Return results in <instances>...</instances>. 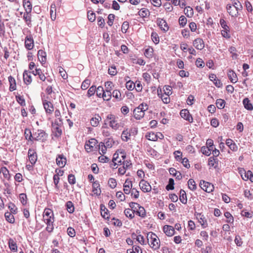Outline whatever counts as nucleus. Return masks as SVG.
Masks as SVG:
<instances>
[{"label":"nucleus","instance_id":"obj_21","mask_svg":"<svg viewBox=\"0 0 253 253\" xmlns=\"http://www.w3.org/2000/svg\"><path fill=\"white\" fill-rule=\"evenodd\" d=\"M55 219H49L47 220H44V223L46 224L47 226L46 227V230L48 233H51L54 229V222Z\"/></svg>","mask_w":253,"mask_h":253},{"label":"nucleus","instance_id":"obj_22","mask_svg":"<svg viewBox=\"0 0 253 253\" xmlns=\"http://www.w3.org/2000/svg\"><path fill=\"white\" fill-rule=\"evenodd\" d=\"M96 143V140L95 139H91L90 140H89L87 143H85L84 148L87 152L91 151L92 150Z\"/></svg>","mask_w":253,"mask_h":253},{"label":"nucleus","instance_id":"obj_44","mask_svg":"<svg viewBox=\"0 0 253 253\" xmlns=\"http://www.w3.org/2000/svg\"><path fill=\"white\" fill-rule=\"evenodd\" d=\"M8 208L10 210V213H12V214H15L17 212V208L15 206V205L11 203L10 202L8 205Z\"/></svg>","mask_w":253,"mask_h":253},{"label":"nucleus","instance_id":"obj_13","mask_svg":"<svg viewBox=\"0 0 253 253\" xmlns=\"http://www.w3.org/2000/svg\"><path fill=\"white\" fill-rule=\"evenodd\" d=\"M28 155L31 164H35L37 160V155L34 149H29Z\"/></svg>","mask_w":253,"mask_h":253},{"label":"nucleus","instance_id":"obj_32","mask_svg":"<svg viewBox=\"0 0 253 253\" xmlns=\"http://www.w3.org/2000/svg\"><path fill=\"white\" fill-rule=\"evenodd\" d=\"M23 19L26 23L27 26L29 27H31L32 26L31 24V12H28L25 11L23 15Z\"/></svg>","mask_w":253,"mask_h":253},{"label":"nucleus","instance_id":"obj_45","mask_svg":"<svg viewBox=\"0 0 253 253\" xmlns=\"http://www.w3.org/2000/svg\"><path fill=\"white\" fill-rule=\"evenodd\" d=\"M184 13L187 15V17H191L193 16L194 11L192 9L190 6H187L184 9Z\"/></svg>","mask_w":253,"mask_h":253},{"label":"nucleus","instance_id":"obj_28","mask_svg":"<svg viewBox=\"0 0 253 253\" xmlns=\"http://www.w3.org/2000/svg\"><path fill=\"white\" fill-rule=\"evenodd\" d=\"M101 120V117L98 115H95L94 117H93L90 120V124L92 126H97L99 122Z\"/></svg>","mask_w":253,"mask_h":253},{"label":"nucleus","instance_id":"obj_16","mask_svg":"<svg viewBox=\"0 0 253 253\" xmlns=\"http://www.w3.org/2000/svg\"><path fill=\"white\" fill-rule=\"evenodd\" d=\"M226 9L229 15L232 17H237L238 16L239 10L234 6H232V4H227Z\"/></svg>","mask_w":253,"mask_h":253},{"label":"nucleus","instance_id":"obj_18","mask_svg":"<svg viewBox=\"0 0 253 253\" xmlns=\"http://www.w3.org/2000/svg\"><path fill=\"white\" fill-rule=\"evenodd\" d=\"M163 231L167 236L172 237L174 235V227L172 226L166 225L163 227Z\"/></svg>","mask_w":253,"mask_h":253},{"label":"nucleus","instance_id":"obj_39","mask_svg":"<svg viewBox=\"0 0 253 253\" xmlns=\"http://www.w3.org/2000/svg\"><path fill=\"white\" fill-rule=\"evenodd\" d=\"M66 207L67 211L70 213H72L75 211L74 204L71 201H68L66 203Z\"/></svg>","mask_w":253,"mask_h":253},{"label":"nucleus","instance_id":"obj_35","mask_svg":"<svg viewBox=\"0 0 253 253\" xmlns=\"http://www.w3.org/2000/svg\"><path fill=\"white\" fill-rule=\"evenodd\" d=\"M12 214V213L8 211L6 212L4 214L5 220L10 223H14L15 222L14 216Z\"/></svg>","mask_w":253,"mask_h":253},{"label":"nucleus","instance_id":"obj_30","mask_svg":"<svg viewBox=\"0 0 253 253\" xmlns=\"http://www.w3.org/2000/svg\"><path fill=\"white\" fill-rule=\"evenodd\" d=\"M131 136L130 131H128V129L124 130L122 133L121 138L124 141H127L130 139Z\"/></svg>","mask_w":253,"mask_h":253},{"label":"nucleus","instance_id":"obj_37","mask_svg":"<svg viewBox=\"0 0 253 253\" xmlns=\"http://www.w3.org/2000/svg\"><path fill=\"white\" fill-rule=\"evenodd\" d=\"M145 137L149 140L154 141L157 140L156 133H155L154 132H147L145 135Z\"/></svg>","mask_w":253,"mask_h":253},{"label":"nucleus","instance_id":"obj_52","mask_svg":"<svg viewBox=\"0 0 253 253\" xmlns=\"http://www.w3.org/2000/svg\"><path fill=\"white\" fill-rule=\"evenodd\" d=\"M188 186L189 188L191 190H195L197 188L196 182L193 179H190L188 180Z\"/></svg>","mask_w":253,"mask_h":253},{"label":"nucleus","instance_id":"obj_49","mask_svg":"<svg viewBox=\"0 0 253 253\" xmlns=\"http://www.w3.org/2000/svg\"><path fill=\"white\" fill-rule=\"evenodd\" d=\"M1 172H2L4 178L8 180L10 179V176L8 170L6 167H2L1 169Z\"/></svg>","mask_w":253,"mask_h":253},{"label":"nucleus","instance_id":"obj_2","mask_svg":"<svg viewBox=\"0 0 253 253\" xmlns=\"http://www.w3.org/2000/svg\"><path fill=\"white\" fill-rule=\"evenodd\" d=\"M147 238L148 243L151 248L157 250L160 247V240L155 234L153 232H149L147 234Z\"/></svg>","mask_w":253,"mask_h":253},{"label":"nucleus","instance_id":"obj_25","mask_svg":"<svg viewBox=\"0 0 253 253\" xmlns=\"http://www.w3.org/2000/svg\"><path fill=\"white\" fill-rule=\"evenodd\" d=\"M218 160L217 158L211 157L209 159L208 165L210 168L216 169L218 167Z\"/></svg>","mask_w":253,"mask_h":253},{"label":"nucleus","instance_id":"obj_6","mask_svg":"<svg viewBox=\"0 0 253 253\" xmlns=\"http://www.w3.org/2000/svg\"><path fill=\"white\" fill-rule=\"evenodd\" d=\"M239 173L244 180H250L253 182V174L251 170L246 171L244 169H241L239 170Z\"/></svg>","mask_w":253,"mask_h":253},{"label":"nucleus","instance_id":"obj_48","mask_svg":"<svg viewBox=\"0 0 253 253\" xmlns=\"http://www.w3.org/2000/svg\"><path fill=\"white\" fill-rule=\"evenodd\" d=\"M112 96V93L110 90H106V91H104L101 97L103 98L104 100L108 101L109 100Z\"/></svg>","mask_w":253,"mask_h":253},{"label":"nucleus","instance_id":"obj_5","mask_svg":"<svg viewBox=\"0 0 253 253\" xmlns=\"http://www.w3.org/2000/svg\"><path fill=\"white\" fill-rule=\"evenodd\" d=\"M200 186L205 191L210 193L213 191L214 186L211 183L201 180L200 182Z\"/></svg>","mask_w":253,"mask_h":253},{"label":"nucleus","instance_id":"obj_20","mask_svg":"<svg viewBox=\"0 0 253 253\" xmlns=\"http://www.w3.org/2000/svg\"><path fill=\"white\" fill-rule=\"evenodd\" d=\"M227 76L231 83H236L238 82L237 75L233 70H229L227 72Z\"/></svg>","mask_w":253,"mask_h":253},{"label":"nucleus","instance_id":"obj_11","mask_svg":"<svg viewBox=\"0 0 253 253\" xmlns=\"http://www.w3.org/2000/svg\"><path fill=\"white\" fill-rule=\"evenodd\" d=\"M25 46L28 50H31L34 47V40L31 35L27 36L25 38Z\"/></svg>","mask_w":253,"mask_h":253},{"label":"nucleus","instance_id":"obj_55","mask_svg":"<svg viewBox=\"0 0 253 253\" xmlns=\"http://www.w3.org/2000/svg\"><path fill=\"white\" fill-rule=\"evenodd\" d=\"M153 48L149 47L145 50L144 55L147 58H151L153 56Z\"/></svg>","mask_w":253,"mask_h":253},{"label":"nucleus","instance_id":"obj_10","mask_svg":"<svg viewBox=\"0 0 253 253\" xmlns=\"http://www.w3.org/2000/svg\"><path fill=\"white\" fill-rule=\"evenodd\" d=\"M42 216L43 218V221L47 220V219L53 220L54 219V213L52 210L48 208H45L44 210Z\"/></svg>","mask_w":253,"mask_h":253},{"label":"nucleus","instance_id":"obj_50","mask_svg":"<svg viewBox=\"0 0 253 253\" xmlns=\"http://www.w3.org/2000/svg\"><path fill=\"white\" fill-rule=\"evenodd\" d=\"M63 122L61 118H58L54 120V121L52 123V126H62Z\"/></svg>","mask_w":253,"mask_h":253},{"label":"nucleus","instance_id":"obj_24","mask_svg":"<svg viewBox=\"0 0 253 253\" xmlns=\"http://www.w3.org/2000/svg\"><path fill=\"white\" fill-rule=\"evenodd\" d=\"M46 52H44L42 50H39L38 52V57L39 61L41 62L42 64H44L46 62Z\"/></svg>","mask_w":253,"mask_h":253},{"label":"nucleus","instance_id":"obj_12","mask_svg":"<svg viewBox=\"0 0 253 253\" xmlns=\"http://www.w3.org/2000/svg\"><path fill=\"white\" fill-rule=\"evenodd\" d=\"M193 45L198 50H202L205 47V42L201 38L196 39L193 42Z\"/></svg>","mask_w":253,"mask_h":253},{"label":"nucleus","instance_id":"obj_15","mask_svg":"<svg viewBox=\"0 0 253 253\" xmlns=\"http://www.w3.org/2000/svg\"><path fill=\"white\" fill-rule=\"evenodd\" d=\"M139 186L142 191L148 192L151 190V187L150 184L144 180H141L139 182Z\"/></svg>","mask_w":253,"mask_h":253},{"label":"nucleus","instance_id":"obj_23","mask_svg":"<svg viewBox=\"0 0 253 253\" xmlns=\"http://www.w3.org/2000/svg\"><path fill=\"white\" fill-rule=\"evenodd\" d=\"M92 192L96 195H100L101 190L100 188V184L98 181H95L92 183Z\"/></svg>","mask_w":253,"mask_h":253},{"label":"nucleus","instance_id":"obj_53","mask_svg":"<svg viewBox=\"0 0 253 253\" xmlns=\"http://www.w3.org/2000/svg\"><path fill=\"white\" fill-rule=\"evenodd\" d=\"M16 100L17 102L22 106H26L25 100L23 96L19 95L15 96Z\"/></svg>","mask_w":253,"mask_h":253},{"label":"nucleus","instance_id":"obj_57","mask_svg":"<svg viewBox=\"0 0 253 253\" xmlns=\"http://www.w3.org/2000/svg\"><path fill=\"white\" fill-rule=\"evenodd\" d=\"M124 213L126 217L130 219L133 218L134 216L133 212H132V210L130 209H126L124 211Z\"/></svg>","mask_w":253,"mask_h":253},{"label":"nucleus","instance_id":"obj_27","mask_svg":"<svg viewBox=\"0 0 253 253\" xmlns=\"http://www.w3.org/2000/svg\"><path fill=\"white\" fill-rule=\"evenodd\" d=\"M100 208L101 216L105 219H109V214L108 213V209L103 204L100 205Z\"/></svg>","mask_w":253,"mask_h":253},{"label":"nucleus","instance_id":"obj_54","mask_svg":"<svg viewBox=\"0 0 253 253\" xmlns=\"http://www.w3.org/2000/svg\"><path fill=\"white\" fill-rule=\"evenodd\" d=\"M166 189L167 191L174 189V179L173 178L169 179V183L166 186Z\"/></svg>","mask_w":253,"mask_h":253},{"label":"nucleus","instance_id":"obj_8","mask_svg":"<svg viewBox=\"0 0 253 253\" xmlns=\"http://www.w3.org/2000/svg\"><path fill=\"white\" fill-rule=\"evenodd\" d=\"M180 115L181 118L189 123H192L193 121V117L187 109H184L181 110Z\"/></svg>","mask_w":253,"mask_h":253},{"label":"nucleus","instance_id":"obj_14","mask_svg":"<svg viewBox=\"0 0 253 253\" xmlns=\"http://www.w3.org/2000/svg\"><path fill=\"white\" fill-rule=\"evenodd\" d=\"M66 158L63 154L58 155L56 157V164L60 168H63L66 165Z\"/></svg>","mask_w":253,"mask_h":253},{"label":"nucleus","instance_id":"obj_40","mask_svg":"<svg viewBox=\"0 0 253 253\" xmlns=\"http://www.w3.org/2000/svg\"><path fill=\"white\" fill-rule=\"evenodd\" d=\"M139 15L143 18L147 17L150 15V12L148 9L143 8L139 11Z\"/></svg>","mask_w":253,"mask_h":253},{"label":"nucleus","instance_id":"obj_34","mask_svg":"<svg viewBox=\"0 0 253 253\" xmlns=\"http://www.w3.org/2000/svg\"><path fill=\"white\" fill-rule=\"evenodd\" d=\"M158 94L161 98L162 101L164 103L167 104L169 102L170 98L169 96H166V94H162V90L161 89L160 90L158 89Z\"/></svg>","mask_w":253,"mask_h":253},{"label":"nucleus","instance_id":"obj_17","mask_svg":"<svg viewBox=\"0 0 253 253\" xmlns=\"http://www.w3.org/2000/svg\"><path fill=\"white\" fill-rule=\"evenodd\" d=\"M132 184L131 181L126 179L124 184V191L126 194H129L130 193V189L132 188Z\"/></svg>","mask_w":253,"mask_h":253},{"label":"nucleus","instance_id":"obj_38","mask_svg":"<svg viewBox=\"0 0 253 253\" xmlns=\"http://www.w3.org/2000/svg\"><path fill=\"white\" fill-rule=\"evenodd\" d=\"M159 26L160 28L164 31H167L169 30V27L167 23L163 19H161L159 22Z\"/></svg>","mask_w":253,"mask_h":253},{"label":"nucleus","instance_id":"obj_4","mask_svg":"<svg viewBox=\"0 0 253 253\" xmlns=\"http://www.w3.org/2000/svg\"><path fill=\"white\" fill-rule=\"evenodd\" d=\"M42 103L46 115H51L54 111V107L52 103L44 98H42Z\"/></svg>","mask_w":253,"mask_h":253},{"label":"nucleus","instance_id":"obj_46","mask_svg":"<svg viewBox=\"0 0 253 253\" xmlns=\"http://www.w3.org/2000/svg\"><path fill=\"white\" fill-rule=\"evenodd\" d=\"M9 247L12 251L16 252L17 250L16 243L11 239L9 240Z\"/></svg>","mask_w":253,"mask_h":253},{"label":"nucleus","instance_id":"obj_59","mask_svg":"<svg viewBox=\"0 0 253 253\" xmlns=\"http://www.w3.org/2000/svg\"><path fill=\"white\" fill-rule=\"evenodd\" d=\"M108 185L111 188H115L117 186L116 180L113 178H110L108 180Z\"/></svg>","mask_w":253,"mask_h":253},{"label":"nucleus","instance_id":"obj_62","mask_svg":"<svg viewBox=\"0 0 253 253\" xmlns=\"http://www.w3.org/2000/svg\"><path fill=\"white\" fill-rule=\"evenodd\" d=\"M96 91V86L95 85H92L90 88L88 89L87 93V96L88 97H91L94 94Z\"/></svg>","mask_w":253,"mask_h":253},{"label":"nucleus","instance_id":"obj_42","mask_svg":"<svg viewBox=\"0 0 253 253\" xmlns=\"http://www.w3.org/2000/svg\"><path fill=\"white\" fill-rule=\"evenodd\" d=\"M50 17L52 21L56 19V6L55 4H51L50 6Z\"/></svg>","mask_w":253,"mask_h":253},{"label":"nucleus","instance_id":"obj_26","mask_svg":"<svg viewBox=\"0 0 253 253\" xmlns=\"http://www.w3.org/2000/svg\"><path fill=\"white\" fill-rule=\"evenodd\" d=\"M31 72H28L27 71H25L23 73V80L24 83L26 84H29L32 82V78L31 76Z\"/></svg>","mask_w":253,"mask_h":253},{"label":"nucleus","instance_id":"obj_9","mask_svg":"<svg viewBox=\"0 0 253 253\" xmlns=\"http://www.w3.org/2000/svg\"><path fill=\"white\" fill-rule=\"evenodd\" d=\"M196 218L201 224L202 228H205L208 226L207 220L204 214L201 213H195Z\"/></svg>","mask_w":253,"mask_h":253},{"label":"nucleus","instance_id":"obj_63","mask_svg":"<svg viewBox=\"0 0 253 253\" xmlns=\"http://www.w3.org/2000/svg\"><path fill=\"white\" fill-rule=\"evenodd\" d=\"M126 88L129 90H132L135 87V84L131 81H129L126 83Z\"/></svg>","mask_w":253,"mask_h":253},{"label":"nucleus","instance_id":"obj_33","mask_svg":"<svg viewBox=\"0 0 253 253\" xmlns=\"http://www.w3.org/2000/svg\"><path fill=\"white\" fill-rule=\"evenodd\" d=\"M243 105L245 108L248 110H253V104L251 103L250 100L248 98H246L244 99L243 101Z\"/></svg>","mask_w":253,"mask_h":253},{"label":"nucleus","instance_id":"obj_7","mask_svg":"<svg viewBox=\"0 0 253 253\" xmlns=\"http://www.w3.org/2000/svg\"><path fill=\"white\" fill-rule=\"evenodd\" d=\"M46 138L45 132L41 129H38L33 133V140H43Z\"/></svg>","mask_w":253,"mask_h":253},{"label":"nucleus","instance_id":"obj_64","mask_svg":"<svg viewBox=\"0 0 253 253\" xmlns=\"http://www.w3.org/2000/svg\"><path fill=\"white\" fill-rule=\"evenodd\" d=\"M151 39L153 42L157 44L159 42V37L158 34L156 32H152L151 34Z\"/></svg>","mask_w":253,"mask_h":253},{"label":"nucleus","instance_id":"obj_19","mask_svg":"<svg viewBox=\"0 0 253 253\" xmlns=\"http://www.w3.org/2000/svg\"><path fill=\"white\" fill-rule=\"evenodd\" d=\"M52 127V133L54 137L57 139L60 138L62 134V126H56Z\"/></svg>","mask_w":253,"mask_h":253},{"label":"nucleus","instance_id":"obj_60","mask_svg":"<svg viewBox=\"0 0 253 253\" xmlns=\"http://www.w3.org/2000/svg\"><path fill=\"white\" fill-rule=\"evenodd\" d=\"M172 87L170 86H165L163 88V91L166 96H169L172 93Z\"/></svg>","mask_w":253,"mask_h":253},{"label":"nucleus","instance_id":"obj_56","mask_svg":"<svg viewBox=\"0 0 253 253\" xmlns=\"http://www.w3.org/2000/svg\"><path fill=\"white\" fill-rule=\"evenodd\" d=\"M178 22L180 27H183L187 23V18L184 15H182L179 17Z\"/></svg>","mask_w":253,"mask_h":253},{"label":"nucleus","instance_id":"obj_61","mask_svg":"<svg viewBox=\"0 0 253 253\" xmlns=\"http://www.w3.org/2000/svg\"><path fill=\"white\" fill-rule=\"evenodd\" d=\"M90 84V81L88 79H85L82 83L81 85V88L83 90L87 89Z\"/></svg>","mask_w":253,"mask_h":253},{"label":"nucleus","instance_id":"obj_3","mask_svg":"<svg viewBox=\"0 0 253 253\" xmlns=\"http://www.w3.org/2000/svg\"><path fill=\"white\" fill-rule=\"evenodd\" d=\"M148 109V105L143 103L139 105L133 110V115L134 118L137 120H140L144 116V112Z\"/></svg>","mask_w":253,"mask_h":253},{"label":"nucleus","instance_id":"obj_36","mask_svg":"<svg viewBox=\"0 0 253 253\" xmlns=\"http://www.w3.org/2000/svg\"><path fill=\"white\" fill-rule=\"evenodd\" d=\"M179 200L183 204H186L187 201V196L185 191L180 190L179 193Z\"/></svg>","mask_w":253,"mask_h":253},{"label":"nucleus","instance_id":"obj_51","mask_svg":"<svg viewBox=\"0 0 253 253\" xmlns=\"http://www.w3.org/2000/svg\"><path fill=\"white\" fill-rule=\"evenodd\" d=\"M225 101L222 99H218L216 101V105L218 109H223L225 106Z\"/></svg>","mask_w":253,"mask_h":253},{"label":"nucleus","instance_id":"obj_41","mask_svg":"<svg viewBox=\"0 0 253 253\" xmlns=\"http://www.w3.org/2000/svg\"><path fill=\"white\" fill-rule=\"evenodd\" d=\"M25 138L29 141H33V135L30 129L26 128L24 131Z\"/></svg>","mask_w":253,"mask_h":253},{"label":"nucleus","instance_id":"obj_1","mask_svg":"<svg viewBox=\"0 0 253 253\" xmlns=\"http://www.w3.org/2000/svg\"><path fill=\"white\" fill-rule=\"evenodd\" d=\"M118 117L113 114H108L104 120V126L109 124V126L113 129L117 130L120 127V125L118 123Z\"/></svg>","mask_w":253,"mask_h":253},{"label":"nucleus","instance_id":"obj_43","mask_svg":"<svg viewBox=\"0 0 253 253\" xmlns=\"http://www.w3.org/2000/svg\"><path fill=\"white\" fill-rule=\"evenodd\" d=\"M19 200L22 205H26L27 203V197L25 193H21L19 196Z\"/></svg>","mask_w":253,"mask_h":253},{"label":"nucleus","instance_id":"obj_31","mask_svg":"<svg viewBox=\"0 0 253 253\" xmlns=\"http://www.w3.org/2000/svg\"><path fill=\"white\" fill-rule=\"evenodd\" d=\"M8 81L9 82V84H10L9 90L10 91H12L16 90V82H15V80L14 79V78L10 76L8 77Z\"/></svg>","mask_w":253,"mask_h":253},{"label":"nucleus","instance_id":"obj_29","mask_svg":"<svg viewBox=\"0 0 253 253\" xmlns=\"http://www.w3.org/2000/svg\"><path fill=\"white\" fill-rule=\"evenodd\" d=\"M23 5L25 11L28 12H31L32 10V5L31 2L29 0H23Z\"/></svg>","mask_w":253,"mask_h":253},{"label":"nucleus","instance_id":"obj_47","mask_svg":"<svg viewBox=\"0 0 253 253\" xmlns=\"http://www.w3.org/2000/svg\"><path fill=\"white\" fill-rule=\"evenodd\" d=\"M138 211H137V214L142 217H144L146 216L145 210L143 207L139 205Z\"/></svg>","mask_w":253,"mask_h":253},{"label":"nucleus","instance_id":"obj_58","mask_svg":"<svg viewBox=\"0 0 253 253\" xmlns=\"http://www.w3.org/2000/svg\"><path fill=\"white\" fill-rule=\"evenodd\" d=\"M87 18L89 21L92 22L95 20V14L92 11H88L87 12Z\"/></svg>","mask_w":253,"mask_h":253}]
</instances>
